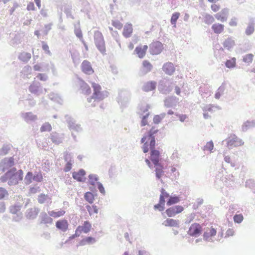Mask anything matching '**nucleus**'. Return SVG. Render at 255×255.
I'll return each mask as SVG.
<instances>
[{"label":"nucleus","instance_id":"nucleus-31","mask_svg":"<svg viewBox=\"0 0 255 255\" xmlns=\"http://www.w3.org/2000/svg\"><path fill=\"white\" fill-rule=\"evenodd\" d=\"M89 184L93 186V187H90V189L91 191H93V189H95V182H98L99 180V177L97 175L91 174L89 175Z\"/></svg>","mask_w":255,"mask_h":255},{"label":"nucleus","instance_id":"nucleus-7","mask_svg":"<svg viewBox=\"0 0 255 255\" xmlns=\"http://www.w3.org/2000/svg\"><path fill=\"white\" fill-rule=\"evenodd\" d=\"M202 231L201 225L198 223H194L191 225L187 233L190 236L197 237L201 234Z\"/></svg>","mask_w":255,"mask_h":255},{"label":"nucleus","instance_id":"nucleus-40","mask_svg":"<svg viewBox=\"0 0 255 255\" xmlns=\"http://www.w3.org/2000/svg\"><path fill=\"white\" fill-rule=\"evenodd\" d=\"M65 213V211L64 210H60L58 212L54 211H50L48 212V214L50 216L54 218H58L60 216L64 215Z\"/></svg>","mask_w":255,"mask_h":255},{"label":"nucleus","instance_id":"nucleus-49","mask_svg":"<svg viewBox=\"0 0 255 255\" xmlns=\"http://www.w3.org/2000/svg\"><path fill=\"white\" fill-rule=\"evenodd\" d=\"M179 16L180 13L178 12H175L172 14L170 19V22L171 24L174 25L175 26H176V21Z\"/></svg>","mask_w":255,"mask_h":255},{"label":"nucleus","instance_id":"nucleus-22","mask_svg":"<svg viewBox=\"0 0 255 255\" xmlns=\"http://www.w3.org/2000/svg\"><path fill=\"white\" fill-rule=\"evenodd\" d=\"M162 70L166 74L171 75L174 72L175 68L172 63L167 62L163 65Z\"/></svg>","mask_w":255,"mask_h":255},{"label":"nucleus","instance_id":"nucleus-37","mask_svg":"<svg viewBox=\"0 0 255 255\" xmlns=\"http://www.w3.org/2000/svg\"><path fill=\"white\" fill-rule=\"evenodd\" d=\"M12 145L11 144H3L1 149H0V155H5L10 150Z\"/></svg>","mask_w":255,"mask_h":255},{"label":"nucleus","instance_id":"nucleus-56","mask_svg":"<svg viewBox=\"0 0 255 255\" xmlns=\"http://www.w3.org/2000/svg\"><path fill=\"white\" fill-rule=\"evenodd\" d=\"M48 195L41 194L38 196V201L39 203L43 204L46 201Z\"/></svg>","mask_w":255,"mask_h":255},{"label":"nucleus","instance_id":"nucleus-39","mask_svg":"<svg viewBox=\"0 0 255 255\" xmlns=\"http://www.w3.org/2000/svg\"><path fill=\"white\" fill-rule=\"evenodd\" d=\"M20 60L26 62L31 58V54L27 52H22L18 56Z\"/></svg>","mask_w":255,"mask_h":255},{"label":"nucleus","instance_id":"nucleus-38","mask_svg":"<svg viewBox=\"0 0 255 255\" xmlns=\"http://www.w3.org/2000/svg\"><path fill=\"white\" fill-rule=\"evenodd\" d=\"M1 163L5 165L8 168H11L14 165V158L13 157L5 158L1 161Z\"/></svg>","mask_w":255,"mask_h":255},{"label":"nucleus","instance_id":"nucleus-30","mask_svg":"<svg viewBox=\"0 0 255 255\" xmlns=\"http://www.w3.org/2000/svg\"><path fill=\"white\" fill-rule=\"evenodd\" d=\"M163 224L165 226L179 227V221L173 219H167Z\"/></svg>","mask_w":255,"mask_h":255},{"label":"nucleus","instance_id":"nucleus-10","mask_svg":"<svg viewBox=\"0 0 255 255\" xmlns=\"http://www.w3.org/2000/svg\"><path fill=\"white\" fill-rule=\"evenodd\" d=\"M184 210L183 206L180 205H176L172 206L165 211V213L169 217H174L176 214L182 212Z\"/></svg>","mask_w":255,"mask_h":255},{"label":"nucleus","instance_id":"nucleus-4","mask_svg":"<svg viewBox=\"0 0 255 255\" xmlns=\"http://www.w3.org/2000/svg\"><path fill=\"white\" fill-rule=\"evenodd\" d=\"M28 90L31 93L36 96L42 94L43 91L45 93L47 92L46 89H43L41 83L38 81H33L29 86Z\"/></svg>","mask_w":255,"mask_h":255},{"label":"nucleus","instance_id":"nucleus-45","mask_svg":"<svg viewBox=\"0 0 255 255\" xmlns=\"http://www.w3.org/2000/svg\"><path fill=\"white\" fill-rule=\"evenodd\" d=\"M33 180L37 182L42 181L43 176L41 172H35L34 174H33Z\"/></svg>","mask_w":255,"mask_h":255},{"label":"nucleus","instance_id":"nucleus-32","mask_svg":"<svg viewBox=\"0 0 255 255\" xmlns=\"http://www.w3.org/2000/svg\"><path fill=\"white\" fill-rule=\"evenodd\" d=\"M96 242L95 238L92 237H87L82 239L79 243L80 246H85L86 244H93Z\"/></svg>","mask_w":255,"mask_h":255},{"label":"nucleus","instance_id":"nucleus-50","mask_svg":"<svg viewBox=\"0 0 255 255\" xmlns=\"http://www.w3.org/2000/svg\"><path fill=\"white\" fill-rule=\"evenodd\" d=\"M74 32L77 37L80 39H82V33L79 26V23L75 25Z\"/></svg>","mask_w":255,"mask_h":255},{"label":"nucleus","instance_id":"nucleus-26","mask_svg":"<svg viewBox=\"0 0 255 255\" xmlns=\"http://www.w3.org/2000/svg\"><path fill=\"white\" fill-rule=\"evenodd\" d=\"M147 48L148 47L146 45L142 47L141 46H137L135 48L134 52L138 55L139 58H142L145 56Z\"/></svg>","mask_w":255,"mask_h":255},{"label":"nucleus","instance_id":"nucleus-55","mask_svg":"<svg viewBox=\"0 0 255 255\" xmlns=\"http://www.w3.org/2000/svg\"><path fill=\"white\" fill-rule=\"evenodd\" d=\"M244 219L243 215L242 214H236L234 216V221L235 223L240 224Z\"/></svg>","mask_w":255,"mask_h":255},{"label":"nucleus","instance_id":"nucleus-27","mask_svg":"<svg viewBox=\"0 0 255 255\" xmlns=\"http://www.w3.org/2000/svg\"><path fill=\"white\" fill-rule=\"evenodd\" d=\"M156 82L151 81L145 83L142 87V90L145 92L152 91L156 88Z\"/></svg>","mask_w":255,"mask_h":255},{"label":"nucleus","instance_id":"nucleus-41","mask_svg":"<svg viewBox=\"0 0 255 255\" xmlns=\"http://www.w3.org/2000/svg\"><path fill=\"white\" fill-rule=\"evenodd\" d=\"M255 31V23L253 22H250L248 24L245 33L247 35H250L253 33Z\"/></svg>","mask_w":255,"mask_h":255},{"label":"nucleus","instance_id":"nucleus-44","mask_svg":"<svg viewBox=\"0 0 255 255\" xmlns=\"http://www.w3.org/2000/svg\"><path fill=\"white\" fill-rule=\"evenodd\" d=\"M84 198L90 204H92L94 200V195L91 192H87L84 195Z\"/></svg>","mask_w":255,"mask_h":255},{"label":"nucleus","instance_id":"nucleus-54","mask_svg":"<svg viewBox=\"0 0 255 255\" xmlns=\"http://www.w3.org/2000/svg\"><path fill=\"white\" fill-rule=\"evenodd\" d=\"M51 128H52L51 125L48 123H45L42 125L40 130L41 132H43L46 131H50Z\"/></svg>","mask_w":255,"mask_h":255},{"label":"nucleus","instance_id":"nucleus-2","mask_svg":"<svg viewBox=\"0 0 255 255\" xmlns=\"http://www.w3.org/2000/svg\"><path fill=\"white\" fill-rule=\"evenodd\" d=\"M94 93L93 98L95 100L101 101L108 96V92L106 91L101 92V86L97 83H92Z\"/></svg>","mask_w":255,"mask_h":255},{"label":"nucleus","instance_id":"nucleus-52","mask_svg":"<svg viewBox=\"0 0 255 255\" xmlns=\"http://www.w3.org/2000/svg\"><path fill=\"white\" fill-rule=\"evenodd\" d=\"M236 65V58H233L232 59L228 60L225 62V66L229 68H232Z\"/></svg>","mask_w":255,"mask_h":255},{"label":"nucleus","instance_id":"nucleus-64","mask_svg":"<svg viewBox=\"0 0 255 255\" xmlns=\"http://www.w3.org/2000/svg\"><path fill=\"white\" fill-rule=\"evenodd\" d=\"M37 78H38L40 80L42 81H46L48 79L47 75L43 73L38 74Z\"/></svg>","mask_w":255,"mask_h":255},{"label":"nucleus","instance_id":"nucleus-63","mask_svg":"<svg viewBox=\"0 0 255 255\" xmlns=\"http://www.w3.org/2000/svg\"><path fill=\"white\" fill-rule=\"evenodd\" d=\"M6 195H8L7 191L2 187H0V200L3 199Z\"/></svg>","mask_w":255,"mask_h":255},{"label":"nucleus","instance_id":"nucleus-46","mask_svg":"<svg viewBox=\"0 0 255 255\" xmlns=\"http://www.w3.org/2000/svg\"><path fill=\"white\" fill-rule=\"evenodd\" d=\"M33 177L32 172L30 171L28 172L24 178L25 183L26 185L30 184L33 180Z\"/></svg>","mask_w":255,"mask_h":255},{"label":"nucleus","instance_id":"nucleus-9","mask_svg":"<svg viewBox=\"0 0 255 255\" xmlns=\"http://www.w3.org/2000/svg\"><path fill=\"white\" fill-rule=\"evenodd\" d=\"M163 49V45L159 41H154L149 45V52L152 55L160 53Z\"/></svg>","mask_w":255,"mask_h":255},{"label":"nucleus","instance_id":"nucleus-51","mask_svg":"<svg viewBox=\"0 0 255 255\" xmlns=\"http://www.w3.org/2000/svg\"><path fill=\"white\" fill-rule=\"evenodd\" d=\"M254 55L252 53L248 54L245 55L243 57V60L245 63L250 64L253 60Z\"/></svg>","mask_w":255,"mask_h":255},{"label":"nucleus","instance_id":"nucleus-62","mask_svg":"<svg viewBox=\"0 0 255 255\" xmlns=\"http://www.w3.org/2000/svg\"><path fill=\"white\" fill-rule=\"evenodd\" d=\"M96 184L97 185V188L99 189V191L103 195H105V188H104L103 184L100 182H97Z\"/></svg>","mask_w":255,"mask_h":255},{"label":"nucleus","instance_id":"nucleus-12","mask_svg":"<svg viewBox=\"0 0 255 255\" xmlns=\"http://www.w3.org/2000/svg\"><path fill=\"white\" fill-rule=\"evenodd\" d=\"M150 160L154 166H159L160 159V154L159 150L156 149L150 150Z\"/></svg>","mask_w":255,"mask_h":255},{"label":"nucleus","instance_id":"nucleus-33","mask_svg":"<svg viewBox=\"0 0 255 255\" xmlns=\"http://www.w3.org/2000/svg\"><path fill=\"white\" fill-rule=\"evenodd\" d=\"M132 32V25L130 24H126L123 30V34L126 38L129 37Z\"/></svg>","mask_w":255,"mask_h":255},{"label":"nucleus","instance_id":"nucleus-43","mask_svg":"<svg viewBox=\"0 0 255 255\" xmlns=\"http://www.w3.org/2000/svg\"><path fill=\"white\" fill-rule=\"evenodd\" d=\"M155 168V175L157 179H160L162 175L163 174V171L162 170L163 166L160 164L159 166H156Z\"/></svg>","mask_w":255,"mask_h":255},{"label":"nucleus","instance_id":"nucleus-42","mask_svg":"<svg viewBox=\"0 0 255 255\" xmlns=\"http://www.w3.org/2000/svg\"><path fill=\"white\" fill-rule=\"evenodd\" d=\"M31 67L29 65H26L23 68L21 73L24 77H28L31 73Z\"/></svg>","mask_w":255,"mask_h":255},{"label":"nucleus","instance_id":"nucleus-11","mask_svg":"<svg viewBox=\"0 0 255 255\" xmlns=\"http://www.w3.org/2000/svg\"><path fill=\"white\" fill-rule=\"evenodd\" d=\"M129 99V94L127 91H121L117 99L118 103L122 107H126Z\"/></svg>","mask_w":255,"mask_h":255},{"label":"nucleus","instance_id":"nucleus-3","mask_svg":"<svg viewBox=\"0 0 255 255\" xmlns=\"http://www.w3.org/2000/svg\"><path fill=\"white\" fill-rule=\"evenodd\" d=\"M94 41L97 49L102 53H104L106 51V47L104 37L101 32L99 31H95Z\"/></svg>","mask_w":255,"mask_h":255},{"label":"nucleus","instance_id":"nucleus-8","mask_svg":"<svg viewBox=\"0 0 255 255\" xmlns=\"http://www.w3.org/2000/svg\"><path fill=\"white\" fill-rule=\"evenodd\" d=\"M173 86L172 84L169 83L164 81H160L158 86L159 91L163 94L166 95L170 93L173 90Z\"/></svg>","mask_w":255,"mask_h":255},{"label":"nucleus","instance_id":"nucleus-29","mask_svg":"<svg viewBox=\"0 0 255 255\" xmlns=\"http://www.w3.org/2000/svg\"><path fill=\"white\" fill-rule=\"evenodd\" d=\"M22 208V205L20 203H17L9 207V210L10 213L15 214L19 213Z\"/></svg>","mask_w":255,"mask_h":255},{"label":"nucleus","instance_id":"nucleus-34","mask_svg":"<svg viewBox=\"0 0 255 255\" xmlns=\"http://www.w3.org/2000/svg\"><path fill=\"white\" fill-rule=\"evenodd\" d=\"M212 29L216 34L222 33L224 29V25L220 23H215L212 25Z\"/></svg>","mask_w":255,"mask_h":255},{"label":"nucleus","instance_id":"nucleus-47","mask_svg":"<svg viewBox=\"0 0 255 255\" xmlns=\"http://www.w3.org/2000/svg\"><path fill=\"white\" fill-rule=\"evenodd\" d=\"M225 89V86H223L222 84L218 89L217 91L216 92V93L215 95V98L217 99H219L221 96L223 94Z\"/></svg>","mask_w":255,"mask_h":255},{"label":"nucleus","instance_id":"nucleus-58","mask_svg":"<svg viewBox=\"0 0 255 255\" xmlns=\"http://www.w3.org/2000/svg\"><path fill=\"white\" fill-rule=\"evenodd\" d=\"M12 217V221L16 222H19L22 218V214L21 212L19 213L15 214Z\"/></svg>","mask_w":255,"mask_h":255},{"label":"nucleus","instance_id":"nucleus-57","mask_svg":"<svg viewBox=\"0 0 255 255\" xmlns=\"http://www.w3.org/2000/svg\"><path fill=\"white\" fill-rule=\"evenodd\" d=\"M246 186L251 189H254L255 188V182L252 179L248 180L246 182Z\"/></svg>","mask_w":255,"mask_h":255},{"label":"nucleus","instance_id":"nucleus-13","mask_svg":"<svg viewBox=\"0 0 255 255\" xmlns=\"http://www.w3.org/2000/svg\"><path fill=\"white\" fill-rule=\"evenodd\" d=\"M20 117L27 123L33 122L37 120V116L32 112H22L20 114Z\"/></svg>","mask_w":255,"mask_h":255},{"label":"nucleus","instance_id":"nucleus-59","mask_svg":"<svg viewBox=\"0 0 255 255\" xmlns=\"http://www.w3.org/2000/svg\"><path fill=\"white\" fill-rule=\"evenodd\" d=\"M42 49L49 55H51V53L49 49L48 45L46 43H45L44 41H42Z\"/></svg>","mask_w":255,"mask_h":255},{"label":"nucleus","instance_id":"nucleus-36","mask_svg":"<svg viewBox=\"0 0 255 255\" xmlns=\"http://www.w3.org/2000/svg\"><path fill=\"white\" fill-rule=\"evenodd\" d=\"M180 201V198L176 195L170 196L166 202V205L168 206H170L172 205L175 204Z\"/></svg>","mask_w":255,"mask_h":255},{"label":"nucleus","instance_id":"nucleus-60","mask_svg":"<svg viewBox=\"0 0 255 255\" xmlns=\"http://www.w3.org/2000/svg\"><path fill=\"white\" fill-rule=\"evenodd\" d=\"M210 234L209 233L208 230H206L205 231L203 234V239L206 241H211L213 242V240L210 238Z\"/></svg>","mask_w":255,"mask_h":255},{"label":"nucleus","instance_id":"nucleus-25","mask_svg":"<svg viewBox=\"0 0 255 255\" xmlns=\"http://www.w3.org/2000/svg\"><path fill=\"white\" fill-rule=\"evenodd\" d=\"M223 45L225 48L231 51L235 45V42L233 37H229L224 41Z\"/></svg>","mask_w":255,"mask_h":255},{"label":"nucleus","instance_id":"nucleus-23","mask_svg":"<svg viewBox=\"0 0 255 255\" xmlns=\"http://www.w3.org/2000/svg\"><path fill=\"white\" fill-rule=\"evenodd\" d=\"M39 219L41 220L40 224H52L53 223V219L51 218V216H48L44 212H42L40 213Z\"/></svg>","mask_w":255,"mask_h":255},{"label":"nucleus","instance_id":"nucleus-53","mask_svg":"<svg viewBox=\"0 0 255 255\" xmlns=\"http://www.w3.org/2000/svg\"><path fill=\"white\" fill-rule=\"evenodd\" d=\"M204 19V22L208 24H211L215 21L214 17L212 15L208 14H206L205 15Z\"/></svg>","mask_w":255,"mask_h":255},{"label":"nucleus","instance_id":"nucleus-20","mask_svg":"<svg viewBox=\"0 0 255 255\" xmlns=\"http://www.w3.org/2000/svg\"><path fill=\"white\" fill-rule=\"evenodd\" d=\"M68 225V221L65 219L58 220L55 224L56 227L64 232L67 230Z\"/></svg>","mask_w":255,"mask_h":255},{"label":"nucleus","instance_id":"nucleus-24","mask_svg":"<svg viewBox=\"0 0 255 255\" xmlns=\"http://www.w3.org/2000/svg\"><path fill=\"white\" fill-rule=\"evenodd\" d=\"M165 198L160 195L159 202L154 205L153 208L155 210H158L160 212L163 211L165 209Z\"/></svg>","mask_w":255,"mask_h":255},{"label":"nucleus","instance_id":"nucleus-28","mask_svg":"<svg viewBox=\"0 0 255 255\" xmlns=\"http://www.w3.org/2000/svg\"><path fill=\"white\" fill-rule=\"evenodd\" d=\"M254 127H255V120L252 121L248 120L243 123L242 127V131L246 132L248 129Z\"/></svg>","mask_w":255,"mask_h":255},{"label":"nucleus","instance_id":"nucleus-17","mask_svg":"<svg viewBox=\"0 0 255 255\" xmlns=\"http://www.w3.org/2000/svg\"><path fill=\"white\" fill-rule=\"evenodd\" d=\"M39 211L37 207L28 209L25 213V216L28 219L33 220L36 218Z\"/></svg>","mask_w":255,"mask_h":255},{"label":"nucleus","instance_id":"nucleus-6","mask_svg":"<svg viewBox=\"0 0 255 255\" xmlns=\"http://www.w3.org/2000/svg\"><path fill=\"white\" fill-rule=\"evenodd\" d=\"M226 141L229 148H232L233 147L241 146L244 143L241 139L235 134L231 135L226 139Z\"/></svg>","mask_w":255,"mask_h":255},{"label":"nucleus","instance_id":"nucleus-5","mask_svg":"<svg viewBox=\"0 0 255 255\" xmlns=\"http://www.w3.org/2000/svg\"><path fill=\"white\" fill-rule=\"evenodd\" d=\"M65 120L68 125V127L71 130H74L77 132H81L82 128L80 124L76 123V120L70 115H65Z\"/></svg>","mask_w":255,"mask_h":255},{"label":"nucleus","instance_id":"nucleus-15","mask_svg":"<svg viewBox=\"0 0 255 255\" xmlns=\"http://www.w3.org/2000/svg\"><path fill=\"white\" fill-rule=\"evenodd\" d=\"M86 175V171L80 169L78 172H73L72 173L73 178L78 182H85L86 178L84 176Z\"/></svg>","mask_w":255,"mask_h":255},{"label":"nucleus","instance_id":"nucleus-14","mask_svg":"<svg viewBox=\"0 0 255 255\" xmlns=\"http://www.w3.org/2000/svg\"><path fill=\"white\" fill-rule=\"evenodd\" d=\"M153 66L147 60H144L142 62V66L140 69L139 75L143 76L149 72L152 69Z\"/></svg>","mask_w":255,"mask_h":255},{"label":"nucleus","instance_id":"nucleus-16","mask_svg":"<svg viewBox=\"0 0 255 255\" xmlns=\"http://www.w3.org/2000/svg\"><path fill=\"white\" fill-rule=\"evenodd\" d=\"M82 71L86 74H92L94 73V70L92 67L90 62L87 60H84L81 64Z\"/></svg>","mask_w":255,"mask_h":255},{"label":"nucleus","instance_id":"nucleus-18","mask_svg":"<svg viewBox=\"0 0 255 255\" xmlns=\"http://www.w3.org/2000/svg\"><path fill=\"white\" fill-rule=\"evenodd\" d=\"M91 229V224L88 221H86L84 222L82 226H78L76 229L77 231L81 234L82 232L85 234L89 233Z\"/></svg>","mask_w":255,"mask_h":255},{"label":"nucleus","instance_id":"nucleus-48","mask_svg":"<svg viewBox=\"0 0 255 255\" xmlns=\"http://www.w3.org/2000/svg\"><path fill=\"white\" fill-rule=\"evenodd\" d=\"M49 98L52 101L60 103L61 101V99L59 95L57 94H55L54 93H51L49 95Z\"/></svg>","mask_w":255,"mask_h":255},{"label":"nucleus","instance_id":"nucleus-35","mask_svg":"<svg viewBox=\"0 0 255 255\" xmlns=\"http://www.w3.org/2000/svg\"><path fill=\"white\" fill-rule=\"evenodd\" d=\"M80 88L82 93L84 94H89L91 92V88L84 81H82L80 83Z\"/></svg>","mask_w":255,"mask_h":255},{"label":"nucleus","instance_id":"nucleus-61","mask_svg":"<svg viewBox=\"0 0 255 255\" xmlns=\"http://www.w3.org/2000/svg\"><path fill=\"white\" fill-rule=\"evenodd\" d=\"M112 25L118 29H121L123 27V24L119 20H112Z\"/></svg>","mask_w":255,"mask_h":255},{"label":"nucleus","instance_id":"nucleus-1","mask_svg":"<svg viewBox=\"0 0 255 255\" xmlns=\"http://www.w3.org/2000/svg\"><path fill=\"white\" fill-rule=\"evenodd\" d=\"M23 171L20 169L16 172L15 167H12L8 170L0 178L1 182H6L8 180V184L9 186L16 185L18 184L19 181L23 179Z\"/></svg>","mask_w":255,"mask_h":255},{"label":"nucleus","instance_id":"nucleus-21","mask_svg":"<svg viewBox=\"0 0 255 255\" xmlns=\"http://www.w3.org/2000/svg\"><path fill=\"white\" fill-rule=\"evenodd\" d=\"M50 138L52 142L56 144L62 143L63 140V135L57 132H52L50 134Z\"/></svg>","mask_w":255,"mask_h":255},{"label":"nucleus","instance_id":"nucleus-19","mask_svg":"<svg viewBox=\"0 0 255 255\" xmlns=\"http://www.w3.org/2000/svg\"><path fill=\"white\" fill-rule=\"evenodd\" d=\"M229 13V9L225 8L223 9L220 12L215 15V17L218 20L222 22L226 21L227 19V15Z\"/></svg>","mask_w":255,"mask_h":255}]
</instances>
